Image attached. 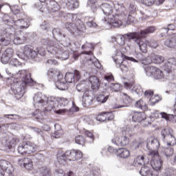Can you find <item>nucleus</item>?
Instances as JSON below:
<instances>
[{"label": "nucleus", "instance_id": "1", "mask_svg": "<svg viewBox=\"0 0 176 176\" xmlns=\"http://www.w3.org/2000/svg\"><path fill=\"white\" fill-rule=\"evenodd\" d=\"M57 104V99L51 96L47 98L45 94L38 92L33 96V105L36 111L33 113L37 120H42L45 111H52Z\"/></svg>", "mask_w": 176, "mask_h": 176}, {"label": "nucleus", "instance_id": "2", "mask_svg": "<svg viewBox=\"0 0 176 176\" xmlns=\"http://www.w3.org/2000/svg\"><path fill=\"white\" fill-rule=\"evenodd\" d=\"M14 79V82L11 85V90L18 99L24 96L27 87L36 84V82L31 78V74L27 70L19 71L15 74Z\"/></svg>", "mask_w": 176, "mask_h": 176}, {"label": "nucleus", "instance_id": "3", "mask_svg": "<svg viewBox=\"0 0 176 176\" xmlns=\"http://www.w3.org/2000/svg\"><path fill=\"white\" fill-rule=\"evenodd\" d=\"M44 44L47 45V50L48 53L55 56L56 58L60 60H68L69 57V51L67 47L63 46L57 42L53 41L44 40Z\"/></svg>", "mask_w": 176, "mask_h": 176}, {"label": "nucleus", "instance_id": "4", "mask_svg": "<svg viewBox=\"0 0 176 176\" xmlns=\"http://www.w3.org/2000/svg\"><path fill=\"white\" fill-rule=\"evenodd\" d=\"M100 9L102 10L103 14L106 16V18H104V21H107L108 24H110V25L116 27V28L122 26V20L115 17L114 9L111 4L108 3H102L100 6Z\"/></svg>", "mask_w": 176, "mask_h": 176}, {"label": "nucleus", "instance_id": "5", "mask_svg": "<svg viewBox=\"0 0 176 176\" xmlns=\"http://www.w3.org/2000/svg\"><path fill=\"white\" fill-rule=\"evenodd\" d=\"M148 155L151 156V164L153 168V171L151 173V176H159V172L162 170L163 166V161L159 155L157 151H153L148 153Z\"/></svg>", "mask_w": 176, "mask_h": 176}, {"label": "nucleus", "instance_id": "6", "mask_svg": "<svg viewBox=\"0 0 176 176\" xmlns=\"http://www.w3.org/2000/svg\"><path fill=\"white\" fill-rule=\"evenodd\" d=\"M127 60L133 61V63H138L134 58L127 57L122 52H118L117 57L114 58L115 63L120 65V68L123 72L129 71V61Z\"/></svg>", "mask_w": 176, "mask_h": 176}, {"label": "nucleus", "instance_id": "7", "mask_svg": "<svg viewBox=\"0 0 176 176\" xmlns=\"http://www.w3.org/2000/svg\"><path fill=\"white\" fill-rule=\"evenodd\" d=\"M143 67L146 76L153 78V79H163L164 74L160 69L152 65H144Z\"/></svg>", "mask_w": 176, "mask_h": 176}, {"label": "nucleus", "instance_id": "8", "mask_svg": "<svg viewBox=\"0 0 176 176\" xmlns=\"http://www.w3.org/2000/svg\"><path fill=\"white\" fill-rule=\"evenodd\" d=\"M161 135L168 145V146H174L176 144L175 137L173 135V129L171 128H166L161 132Z\"/></svg>", "mask_w": 176, "mask_h": 176}, {"label": "nucleus", "instance_id": "9", "mask_svg": "<svg viewBox=\"0 0 176 176\" xmlns=\"http://www.w3.org/2000/svg\"><path fill=\"white\" fill-rule=\"evenodd\" d=\"M65 27L72 34H79L85 31V24L80 20H78L76 23H66Z\"/></svg>", "mask_w": 176, "mask_h": 176}, {"label": "nucleus", "instance_id": "10", "mask_svg": "<svg viewBox=\"0 0 176 176\" xmlns=\"http://www.w3.org/2000/svg\"><path fill=\"white\" fill-rule=\"evenodd\" d=\"M83 87V85H77L76 89L78 91H82L84 93L82 96V105L83 107H90L91 105V102H93V97H91L89 94L90 91L87 90V89H82Z\"/></svg>", "mask_w": 176, "mask_h": 176}, {"label": "nucleus", "instance_id": "11", "mask_svg": "<svg viewBox=\"0 0 176 176\" xmlns=\"http://www.w3.org/2000/svg\"><path fill=\"white\" fill-rule=\"evenodd\" d=\"M36 151V145L31 142L23 143L18 147V152L20 155L34 153Z\"/></svg>", "mask_w": 176, "mask_h": 176}, {"label": "nucleus", "instance_id": "12", "mask_svg": "<svg viewBox=\"0 0 176 176\" xmlns=\"http://www.w3.org/2000/svg\"><path fill=\"white\" fill-rule=\"evenodd\" d=\"M138 36V34L137 32L133 33H129L124 35H120L116 37H112V41L116 42L120 45V46H123L124 43H126V38H128V39L130 41L131 39H135V38H137Z\"/></svg>", "mask_w": 176, "mask_h": 176}, {"label": "nucleus", "instance_id": "13", "mask_svg": "<svg viewBox=\"0 0 176 176\" xmlns=\"http://www.w3.org/2000/svg\"><path fill=\"white\" fill-rule=\"evenodd\" d=\"M164 61V57L160 55H156L155 54H151V56H148L146 58L142 60V63L144 65H148L151 63H154V64H162Z\"/></svg>", "mask_w": 176, "mask_h": 176}, {"label": "nucleus", "instance_id": "14", "mask_svg": "<svg viewBox=\"0 0 176 176\" xmlns=\"http://www.w3.org/2000/svg\"><path fill=\"white\" fill-rule=\"evenodd\" d=\"M65 156L69 162H75V160H80L83 154L79 150H69L65 153Z\"/></svg>", "mask_w": 176, "mask_h": 176}, {"label": "nucleus", "instance_id": "15", "mask_svg": "<svg viewBox=\"0 0 176 176\" xmlns=\"http://www.w3.org/2000/svg\"><path fill=\"white\" fill-rule=\"evenodd\" d=\"M114 16L116 19H119L118 17H126L129 12L126 10V7L123 4L115 3L114 4Z\"/></svg>", "mask_w": 176, "mask_h": 176}, {"label": "nucleus", "instance_id": "16", "mask_svg": "<svg viewBox=\"0 0 176 176\" xmlns=\"http://www.w3.org/2000/svg\"><path fill=\"white\" fill-rule=\"evenodd\" d=\"M12 34L8 32V30H0V46H9Z\"/></svg>", "mask_w": 176, "mask_h": 176}, {"label": "nucleus", "instance_id": "17", "mask_svg": "<svg viewBox=\"0 0 176 176\" xmlns=\"http://www.w3.org/2000/svg\"><path fill=\"white\" fill-rule=\"evenodd\" d=\"M160 147V142L156 138L150 137L147 139L146 148L150 152H157Z\"/></svg>", "mask_w": 176, "mask_h": 176}, {"label": "nucleus", "instance_id": "18", "mask_svg": "<svg viewBox=\"0 0 176 176\" xmlns=\"http://www.w3.org/2000/svg\"><path fill=\"white\" fill-rule=\"evenodd\" d=\"M136 34H138V36L133 38L135 43L139 46L140 50L141 52H142V53H146L148 45V41L144 40L139 33Z\"/></svg>", "mask_w": 176, "mask_h": 176}, {"label": "nucleus", "instance_id": "19", "mask_svg": "<svg viewBox=\"0 0 176 176\" xmlns=\"http://www.w3.org/2000/svg\"><path fill=\"white\" fill-rule=\"evenodd\" d=\"M132 119L133 122H142V124L144 127H146V126L151 124V122H149V121H148V119H146L145 113L142 112L135 113L133 116Z\"/></svg>", "mask_w": 176, "mask_h": 176}, {"label": "nucleus", "instance_id": "20", "mask_svg": "<svg viewBox=\"0 0 176 176\" xmlns=\"http://www.w3.org/2000/svg\"><path fill=\"white\" fill-rule=\"evenodd\" d=\"M47 75L49 79H51V80H54V82H56V80L63 79V74H61V72L55 69H50L47 71Z\"/></svg>", "mask_w": 176, "mask_h": 176}, {"label": "nucleus", "instance_id": "21", "mask_svg": "<svg viewBox=\"0 0 176 176\" xmlns=\"http://www.w3.org/2000/svg\"><path fill=\"white\" fill-rule=\"evenodd\" d=\"M12 41L14 45H23L27 41V34L21 32H16Z\"/></svg>", "mask_w": 176, "mask_h": 176}, {"label": "nucleus", "instance_id": "22", "mask_svg": "<svg viewBox=\"0 0 176 176\" xmlns=\"http://www.w3.org/2000/svg\"><path fill=\"white\" fill-rule=\"evenodd\" d=\"M18 163L21 167L26 168V170H32L34 165L32 164V160L28 157H23L19 160Z\"/></svg>", "mask_w": 176, "mask_h": 176}, {"label": "nucleus", "instance_id": "23", "mask_svg": "<svg viewBox=\"0 0 176 176\" xmlns=\"http://www.w3.org/2000/svg\"><path fill=\"white\" fill-rule=\"evenodd\" d=\"M0 168L1 170L6 171V173H8L10 175L13 173V171H14V168H13L12 164L5 160H0Z\"/></svg>", "mask_w": 176, "mask_h": 176}, {"label": "nucleus", "instance_id": "24", "mask_svg": "<svg viewBox=\"0 0 176 176\" xmlns=\"http://www.w3.org/2000/svg\"><path fill=\"white\" fill-rule=\"evenodd\" d=\"M23 54L27 58H35L38 56V52L34 50L31 45H26L23 49Z\"/></svg>", "mask_w": 176, "mask_h": 176}, {"label": "nucleus", "instance_id": "25", "mask_svg": "<svg viewBox=\"0 0 176 176\" xmlns=\"http://www.w3.org/2000/svg\"><path fill=\"white\" fill-rule=\"evenodd\" d=\"M113 142L116 144V145H121L122 146H126V145H129L130 142V139L126 135L122 136L116 137L113 140Z\"/></svg>", "mask_w": 176, "mask_h": 176}, {"label": "nucleus", "instance_id": "26", "mask_svg": "<svg viewBox=\"0 0 176 176\" xmlns=\"http://www.w3.org/2000/svg\"><path fill=\"white\" fill-rule=\"evenodd\" d=\"M13 53H14L13 49L12 48L6 49L1 57V63L3 64H8L11 57H13Z\"/></svg>", "mask_w": 176, "mask_h": 176}, {"label": "nucleus", "instance_id": "27", "mask_svg": "<svg viewBox=\"0 0 176 176\" xmlns=\"http://www.w3.org/2000/svg\"><path fill=\"white\" fill-rule=\"evenodd\" d=\"M40 2H42V3L45 2L50 12H58V10H60V8L58 7V4L54 0H44L43 1H41L40 0Z\"/></svg>", "mask_w": 176, "mask_h": 176}, {"label": "nucleus", "instance_id": "28", "mask_svg": "<svg viewBox=\"0 0 176 176\" xmlns=\"http://www.w3.org/2000/svg\"><path fill=\"white\" fill-rule=\"evenodd\" d=\"M20 142V140L14 136L10 137L6 141V148L7 149H12V148H14V146H16L17 144Z\"/></svg>", "mask_w": 176, "mask_h": 176}, {"label": "nucleus", "instance_id": "29", "mask_svg": "<svg viewBox=\"0 0 176 176\" xmlns=\"http://www.w3.org/2000/svg\"><path fill=\"white\" fill-rule=\"evenodd\" d=\"M121 97H122L123 99V103L122 104H116L115 108L119 109V108H124V107H127L130 102H131V98L126 95L124 93H121L120 94Z\"/></svg>", "mask_w": 176, "mask_h": 176}, {"label": "nucleus", "instance_id": "30", "mask_svg": "<svg viewBox=\"0 0 176 176\" xmlns=\"http://www.w3.org/2000/svg\"><path fill=\"white\" fill-rule=\"evenodd\" d=\"M27 21V19H18L14 22V25L20 28V30H23V28H28L30 27V23Z\"/></svg>", "mask_w": 176, "mask_h": 176}, {"label": "nucleus", "instance_id": "31", "mask_svg": "<svg viewBox=\"0 0 176 176\" xmlns=\"http://www.w3.org/2000/svg\"><path fill=\"white\" fill-rule=\"evenodd\" d=\"M92 90H98L100 88V79L95 76H91L89 79Z\"/></svg>", "mask_w": 176, "mask_h": 176}, {"label": "nucleus", "instance_id": "32", "mask_svg": "<svg viewBox=\"0 0 176 176\" xmlns=\"http://www.w3.org/2000/svg\"><path fill=\"white\" fill-rule=\"evenodd\" d=\"M98 120L100 122H105V120H112L113 119V114L112 113H102L97 118Z\"/></svg>", "mask_w": 176, "mask_h": 176}, {"label": "nucleus", "instance_id": "33", "mask_svg": "<svg viewBox=\"0 0 176 176\" xmlns=\"http://www.w3.org/2000/svg\"><path fill=\"white\" fill-rule=\"evenodd\" d=\"M146 156L144 155H139L135 158L133 161V165L135 167H138L139 166H143V164H145V159Z\"/></svg>", "mask_w": 176, "mask_h": 176}, {"label": "nucleus", "instance_id": "34", "mask_svg": "<svg viewBox=\"0 0 176 176\" xmlns=\"http://www.w3.org/2000/svg\"><path fill=\"white\" fill-rule=\"evenodd\" d=\"M139 2V3H142L143 5H146V6H152V5H155V2L156 0H136ZM158 5H162L164 0H157Z\"/></svg>", "mask_w": 176, "mask_h": 176}, {"label": "nucleus", "instance_id": "35", "mask_svg": "<svg viewBox=\"0 0 176 176\" xmlns=\"http://www.w3.org/2000/svg\"><path fill=\"white\" fill-rule=\"evenodd\" d=\"M164 45L166 47L170 49H176V37L172 36L170 39H167L164 41Z\"/></svg>", "mask_w": 176, "mask_h": 176}, {"label": "nucleus", "instance_id": "36", "mask_svg": "<svg viewBox=\"0 0 176 176\" xmlns=\"http://www.w3.org/2000/svg\"><path fill=\"white\" fill-rule=\"evenodd\" d=\"M56 86L59 90H67L68 89V86L67 83L64 82V80L61 78L60 80H56Z\"/></svg>", "mask_w": 176, "mask_h": 176}, {"label": "nucleus", "instance_id": "37", "mask_svg": "<svg viewBox=\"0 0 176 176\" xmlns=\"http://www.w3.org/2000/svg\"><path fill=\"white\" fill-rule=\"evenodd\" d=\"M117 156L122 157V159H126V157L130 156V151L124 148H119Z\"/></svg>", "mask_w": 176, "mask_h": 176}, {"label": "nucleus", "instance_id": "38", "mask_svg": "<svg viewBox=\"0 0 176 176\" xmlns=\"http://www.w3.org/2000/svg\"><path fill=\"white\" fill-rule=\"evenodd\" d=\"M55 176H74V172L69 170L64 173L62 169H56L54 173Z\"/></svg>", "mask_w": 176, "mask_h": 176}, {"label": "nucleus", "instance_id": "39", "mask_svg": "<svg viewBox=\"0 0 176 176\" xmlns=\"http://www.w3.org/2000/svg\"><path fill=\"white\" fill-rule=\"evenodd\" d=\"M175 58H170L168 59L167 63L165 64V68H166L167 71H171V68H173V67H175Z\"/></svg>", "mask_w": 176, "mask_h": 176}, {"label": "nucleus", "instance_id": "40", "mask_svg": "<svg viewBox=\"0 0 176 176\" xmlns=\"http://www.w3.org/2000/svg\"><path fill=\"white\" fill-rule=\"evenodd\" d=\"M134 133V128L133 126H126L122 129V134L124 135H129L131 137Z\"/></svg>", "mask_w": 176, "mask_h": 176}, {"label": "nucleus", "instance_id": "41", "mask_svg": "<svg viewBox=\"0 0 176 176\" xmlns=\"http://www.w3.org/2000/svg\"><path fill=\"white\" fill-rule=\"evenodd\" d=\"M135 107L136 108H140V109H142V111H146L148 109V106L146 105V103H145V102H144V100L142 99L136 102V103L135 104Z\"/></svg>", "mask_w": 176, "mask_h": 176}, {"label": "nucleus", "instance_id": "42", "mask_svg": "<svg viewBox=\"0 0 176 176\" xmlns=\"http://www.w3.org/2000/svg\"><path fill=\"white\" fill-rule=\"evenodd\" d=\"M155 31H156V28H155V26H151L144 30H141L140 35H148V34H153Z\"/></svg>", "mask_w": 176, "mask_h": 176}, {"label": "nucleus", "instance_id": "43", "mask_svg": "<svg viewBox=\"0 0 176 176\" xmlns=\"http://www.w3.org/2000/svg\"><path fill=\"white\" fill-rule=\"evenodd\" d=\"M67 6L71 9H76L79 8V1L78 0H68Z\"/></svg>", "mask_w": 176, "mask_h": 176}, {"label": "nucleus", "instance_id": "44", "mask_svg": "<svg viewBox=\"0 0 176 176\" xmlns=\"http://www.w3.org/2000/svg\"><path fill=\"white\" fill-rule=\"evenodd\" d=\"M65 79L67 83H72V82L75 80V74H74V73L67 72L66 73Z\"/></svg>", "mask_w": 176, "mask_h": 176}, {"label": "nucleus", "instance_id": "45", "mask_svg": "<svg viewBox=\"0 0 176 176\" xmlns=\"http://www.w3.org/2000/svg\"><path fill=\"white\" fill-rule=\"evenodd\" d=\"M164 154L168 159V157H172L173 155H174V148L171 147L165 148L164 149Z\"/></svg>", "mask_w": 176, "mask_h": 176}, {"label": "nucleus", "instance_id": "46", "mask_svg": "<svg viewBox=\"0 0 176 176\" xmlns=\"http://www.w3.org/2000/svg\"><path fill=\"white\" fill-rule=\"evenodd\" d=\"M67 158L65 157V153L62 154H58L57 160L60 164H65V163H67Z\"/></svg>", "mask_w": 176, "mask_h": 176}, {"label": "nucleus", "instance_id": "47", "mask_svg": "<svg viewBox=\"0 0 176 176\" xmlns=\"http://www.w3.org/2000/svg\"><path fill=\"white\" fill-rule=\"evenodd\" d=\"M109 98V96L108 95L100 94L97 97V101L98 102H101L102 104H104V102H107V101H108Z\"/></svg>", "mask_w": 176, "mask_h": 176}, {"label": "nucleus", "instance_id": "48", "mask_svg": "<svg viewBox=\"0 0 176 176\" xmlns=\"http://www.w3.org/2000/svg\"><path fill=\"white\" fill-rule=\"evenodd\" d=\"M140 174L142 176H148L151 174V168L148 166H144L141 168Z\"/></svg>", "mask_w": 176, "mask_h": 176}, {"label": "nucleus", "instance_id": "49", "mask_svg": "<svg viewBox=\"0 0 176 176\" xmlns=\"http://www.w3.org/2000/svg\"><path fill=\"white\" fill-rule=\"evenodd\" d=\"M40 173H41V175H43V176H50L51 175L50 169L46 166H43L42 168H41Z\"/></svg>", "mask_w": 176, "mask_h": 176}, {"label": "nucleus", "instance_id": "50", "mask_svg": "<svg viewBox=\"0 0 176 176\" xmlns=\"http://www.w3.org/2000/svg\"><path fill=\"white\" fill-rule=\"evenodd\" d=\"M160 101V98L159 96H151L149 99L150 105H155V104H157V102Z\"/></svg>", "mask_w": 176, "mask_h": 176}, {"label": "nucleus", "instance_id": "51", "mask_svg": "<svg viewBox=\"0 0 176 176\" xmlns=\"http://www.w3.org/2000/svg\"><path fill=\"white\" fill-rule=\"evenodd\" d=\"M110 89H111L113 91H120L122 86H120V84L119 83H111L110 85Z\"/></svg>", "mask_w": 176, "mask_h": 176}, {"label": "nucleus", "instance_id": "52", "mask_svg": "<svg viewBox=\"0 0 176 176\" xmlns=\"http://www.w3.org/2000/svg\"><path fill=\"white\" fill-rule=\"evenodd\" d=\"M134 20H135V19L133 17L131 14H129L127 16V20L124 19V21H121L122 25H123V24H130L131 23H134Z\"/></svg>", "mask_w": 176, "mask_h": 176}, {"label": "nucleus", "instance_id": "53", "mask_svg": "<svg viewBox=\"0 0 176 176\" xmlns=\"http://www.w3.org/2000/svg\"><path fill=\"white\" fill-rule=\"evenodd\" d=\"M76 144L78 145H85V138L82 135H78L75 138Z\"/></svg>", "mask_w": 176, "mask_h": 176}, {"label": "nucleus", "instance_id": "54", "mask_svg": "<svg viewBox=\"0 0 176 176\" xmlns=\"http://www.w3.org/2000/svg\"><path fill=\"white\" fill-rule=\"evenodd\" d=\"M59 104L63 107H68L69 105V100L65 98H61L59 100Z\"/></svg>", "mask_w": 176, "mask_h": 176}, {"label": "nucleus", "instance_id": "55", "mask_svg": "<svg viewBox=\"0 0 176 176\" xmlns=\"http://www.w3.org/2000/svg\"><path fill=\"white\" fill-rule=\"evenodd\" d=\"M133 91H135L136 94H138V96H140V94H142L143 91L140 85H135V87H133Z\"/></svg>", "mask_w": 176, "mask_h": 176}, {"label": "nucleus", "instance_id": "56", "mask_svg": "<svg viewBox=\"0 0 176 176\" xmlns=\"http://www.w3.org/2000/svg\"><path fill=\"white\" fill-rule=\"evenodd\" d=\"M85 135L88 137V138L90 139L89 142H94V135H93V133L89 132V131H86L85 132Z\"/></svg>", "mask_w": 176, "mask_h": 176}, {"label": "nucleus", "instance_id": "57", "mask_svg": "<svg viewBox=\"0 0 176 176\" xmlns=\"http://www.w3.org/2000/svg\"><path fill=\"white\" fill-rule=\"evenodd\" d=\"M140 145H141V142L140 140H135L132 143V148L133 149H138L140 148Z\"/></svg>", "mask_w": 176, "mask_h": 176}, {"label": "nucleus", "instance_id": "58", "mask_svg": "<svg viewBox=\"0 0 176 176\" xmlns=\"http://www.w3.org/2000/svg\"><path fill=\"white\" fill-rule=\"evenodd\" d=\"M11 11L14 14H19L20 13V7L14 6L11 7Z\"/></svg>", "mask_w": 176, "mask_h": 176}, {"label": "nucleus", "instance_id": "59", "mask_svg": "<svg viewBox=\"0 0 176 176\" xmlns=\"http://www.w3.org/2000/svg\"><path fill=\"white\" fill-rule=\"evenodd\" d=\"M148 46L152 47V49H156L159 46V44H157V41L152 40L148 42Z\"/></svg>", "mask_w": 176, "mask_h": 176}, {"label": "nucleus", "instance_id": "60", "mask_svg": "<svg viewBox=\"0 0 176 176\" xmlns=\"http://www.w3.org/2000/svg\"><path fill=\"white\" fill-rule=\"evenodd\" d=\"M53 137L54 138H60L63 137V130L59 129L58 131H55Z\"/></svg>", "mask_w": 176, "mask_h": 176}, {"label": "nucleus", "instance_id": "61", "mask_svg": "<svg viewBox=\"0 0 176 176\" xmlns=\"http://www.w3.org/2000/svg\"><path fill=\"white\" fill-rule=\"evenodd\" d=\"M10 64L12 67H19V65H20V63H19V60L16 58H12L10 60Z\"/></svg>", "mask_w": 176, "mask_h": 176}, {"label": "nucleus", "instance_id": "62", "mask_svg": "<svg viewBox=\"0 0 176 176\" xmlns=\"http://www.w3.org/2000/svg\"><path fill=\"white\" fill-rule=\"evenodd\" d=\"M175 28V26H174V25H173V24L168 25L167 28L163 29V31L164 32L162 34H167V32H168V31H170V30L173 31V30H174Z\"/></svg>", "mask_w": 176, "mask_h": 176}, {"label": "nucleus", "instance_id": "63", "mask_svg": "<svg viewBox=\"0 0 176 176\" xmlns=\"http://www.w3.org/2000/svg\"><path fill=\"white\" fill-rule=\"evenodd\" d=\"M4 118H7L8 119H19V116L16 114L4 115Z\"/></svg>", "mask_w": 176, "mask_h": 176}, {"label": "nucleus", "instance_id": "64", "mask_svg": "<svg viewBox=\"0 0 176 176\" xmlns=\"http://www.w3.org/2000/svg\"><path fill=\"white\" fill-rule=\"evenodd\" d=\"M87 27H89L90 28H96L97 27V23L94 22L93 21H89L87 23Z\"/></svg>", "mask_w": 176, "mask_h": 176}]
</instances>
